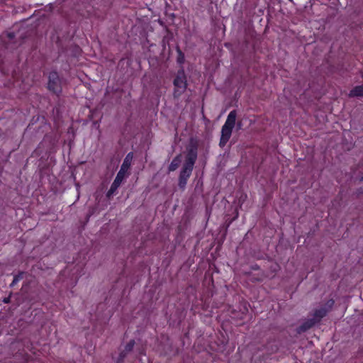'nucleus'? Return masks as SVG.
Segmentation results:
<instances>
[{
	"mask_svg": "<svg viewBox=\"0 0 363 363\" xmlns=\"http://www.w3.org/2000/svg\"><path fill=\"white\" fill-rule=\"evenodd\" d=\"M182 162V155H177L172 161L171 164L168 167V172L175 171L180 165Z\"/></svg>",
	"mask_w": 363,
	"mask_h": 363,
	"instance_id": "nucleus-11",
	"label": "nucleus"
},
{
	"mask_svg": "<svg viewBox=\"0 0 363 363\" xmlns=\"http://www.w3.org/2000/svg\"><path fill=\"white\" fill-rule=\"evenodd\" d=\"M11 295H12V293H10V294L8 297H6L3 299V302L5 303H9L11 302Z\"/></svg>",
	"mask_w": 363,
	"mask_h": 363,
	"instance_id": "nucleus-16",
	"label": "nucleus"
},
{
	"mask_svg": "<svg viewBox=\"0 0 363 363\" xmlns=\"http://www.w3.org/2000/svg\"><path fill=\"white\" fill-rule=\"evenodd\" d=\"M251 269H253V270H259V267L257 264H254V265L251 266Z\"/></svg>",
	"mask_w": 363,
	"mask_h": 363,
	"instance_id": "nucleus-19",
	"label": "nucleus"
},
{
	"mask_svg": "<svg viewBox=\"0 0 363 363\" xmlns=\"http://www.w3.org/2000/svg\"><path fill=\"white\" fill-rule=\"evenodd\" d=\"M176 51L177 52V62L179 65L180 67H183V64L185 62L184 54L180 49L179 45H177Z\"/></svg>",
	"mask_w": 363,
	"mask_h": 363,
	"instance_id": "nucleus-12",
	"label": "nucleus"
},
{
	"mask_svg": "<svg viewBox=\"0 0 363 363\" xmlns=\"http://www.w3.org/2000/svg\"><path fill=\"white\" fill-rule=\"evenodd\" d=\"M174 91L173 96L174 99L179 98L187 89V79L184 67H181L177 71L173 80Z\"/></svg>",
	"mask_w": 363,
	"mask_h": 363,
	"instance_id": "nucleus-3",
	"label": "nucleus"
},
{
	"mask_svg": "<svg viewBox=\"0 0 363 363\" xmlns=\"http://www.w3.org/2000/svg\"><path fill=\"white\" fill-rule=\"evenodd\" d=\"M135 342L130 340L125 346L124 349L121 351L116 363H123L128 353L133 351Z\"/></svg>",
	"mask_w": 363,
	"mask_h": 363,
	"instance_id": "nucleus-6",
	"label": "nucleus"
},
{
	"mask_svg": "<svg viewBox=\"0 0 363 363\" xmlns=\"http://www.w3.org/2000/svg\"><path fill=\"white\" fill-rule=\"evenodd\" d=\"M316 323L312 318L306 320L301 325L296 328V331L298 334L303 333L312 328Z\"/></svg>",
	"mask_w": 363,
	"mask_h": 363,
	"instance_id": "nucleus-7",
	"label": "nucleus"
},
{
	"mask_svg": "<svg viewBox=\"0 0 363 363\" xmlns=\"http://www.w3.org/2000/svg\"><path fill=\"white\" fill-rule=\"evenodd\" d=\"M7 38H9V40H12L15 38V34L14 33H7Z\"/></svg>",
	"mask_w": 363,
	"mask_h": 363,
	"instance_id": "nucleus-18",
	"label": "nucleus"
},
{
	"mask_svg": "<svg viewBox=\"0 0 363 363\" xmlns=\"http://www.w3.org/2000/svg\"><path fill=\"white\" fill-rule=\"evenodd\" d=\"M133 157V152L128 153V155L125 156V157L123 162V164L121 167V169H120L119 172H118L116 177L118 178L119 179H121L122 181L124 179V178L125 177V173L127 172V171L128 170V169L130 167Z\"/></svg>",
	"mask_w": 363,
	"mask_h": 363,
	"instance_id": "nucleus-5",
	"label": "nucleus"
},
{
	"mask_svg": "<svg viewBox=\"0 0 363 363\" xmlns=\"http://www.w3.org/2000/svg\"><path fill=\"white\" fill-rule=\"evenodd\" d=\"M96 113V111H91V114L89 115L90 119H93L95 117Z\"/></svg>",
	"mask_w": 363,
	"mask_h": 363,
	"instance_id": "nucleus-20",
	"label": "nucleus"
},
{
	"mask_svg": "<svg viewBox=\"0 0 363 363\" xmlns=\"http://www.w3.org/2000/svg\"><path fill=\"white\" fill-rule=\"evenodd\" d=\"M328 313V309L326 307H321L318 309H315L313 314V318H311L315 323H318L320 322L322 318H323L327 313Z\"/></svg>",
	"mask_w": 363,
	"mask_h": 363,
	"instance_id": "nucleus-8",
	"label": "nucleus"
},
{
	"mask_svg": "<svg viewBox=\"0 0 363 363\" xmlns=\"http://www.w3.org/2000/svg\"><path fill=\"white\" fill-rule=\"evenodd\" d=\"M237 129L239 130V129H241L242 128V122L241 121H238L237 123Z\"/></svg>",
	"mask_w": 363,
	"mask_h": 363,
	"instance_id": "nucleus-21",
	"label": "nucleus"
},
{
	"mask_svg": "<svg viewBox=\"0 0 363 363\" xmlns=\"http://www.w3.org/2000/svg\"><path fill=\"white\" fill-rule=\"evenodd\" d=\"M48 89L55 94L62 92L61 80L56 71H52L49 73Z\"/></svg>",
	"mask_w": 363,
	"mask_h": 363,
	"instance_id": "nucleus-4",
	"label": "nucleus"
},
{
	"mask_svg": "<svg viewBox=\"0 0 363 363\" xmlns=\"http://www.w3.org/2000/svg\"><path fill=\"white\" fill-rule=\"evenodd\" d=\"M349 97H363V84L356 86L350 91Z\"/></svg>",
	"mask_w": 363,
	"mask_h": 363,
	"instance_id": "nucleus-10",
	"label": "nucleus"
},
{
	"mask_svg": "<svg viewBox=\"0 0 363 363\" xmlns=\"http://www.w3.org/2000/svg\"><path fill=\"white\" fill-rule=\"evenodd\" d=\"M56 43L58 47V52L59 53H63V52H66V48L63 47L62 42L60 39L57 40Z\"/></svg>",
	"mask_w": 363,
	"mask_h": 363,
	"instance_id": "nucleus-14",
	"label": "nucleus"
},
{
	"mask_svg": "<svg viewBox=\"0 0 363 363\" xmlns=\"http://www.w3.org/2000/svg\"><path fill=\"white\" fill-rule=\"evenodd\" d=\"M259 276H260V277L259 278H255V281H260L262 280V277H264V272H261L260 273H259L258 274Z\"/></svg>",
	"mask_w": 363,
	"mask_h": 363,
	"instance_id": "nucleus-17",
	"label": "nucleus"
},
{
	"mask_svg": "<svg viewBox=\"0 0 363 363\" xmlns=\"http://www.w3.org/2000/svg\"><path fill=\"white\" fill-rule=\"evenodd\" d=\"M23 274V272H19L18 274L15 275L13 281L10 284V287L14 286L20 279H22Z\"/></svg>",
	"mask_w": 363,
	"mask_h": 363,
	"instance_id": "nucleus-13",
	"label": "nucleus"
},
{
	"mask_svg": "<svg viewBox=\"0 0 363 363\" xmlns=\"http://www.w3.org/2000/svg\"><path fill=\"white\" fill-rule=\"evenodd\" d=\"M335 303V301L331 298V299H329L326 304H325V306L327 309H328V311L333 308V305Z\"/></svg>",
	"mask_w": 363,
	"mask_h": 363,
	"instance_id": "nucleus-15",
	"label": "nucleus"
},
{
	"mask_svg": "<svg viewBox=\"0 0 363 363\" xmlns=\"http://www.w3.org/2000/svg\"><path fill=\"white\" fill-rule=\"evenodd\" d=\"M93 125L95 126V127H97L99 128V121H95L93 122Z\"/></svg>",
	"mask_w": 363,
	"mask_h": 363,
	"instance_id": "nucleus-22",
	"label": "nucleus"
},
{
	"mask_svg": "<svg viewBox=\"0 0 363 363\" xmlns=\"http://www.w3.org/2000/svg\"><path fill=\"white\" fill-rule=\"evenodd\" d=\"M162 45H163L164 49H165V47H166L165 38H164L163 40H162Z\"/></svg>",
	"mask_w": 363,
	"mask_h": 363,
	"instance_id": "nucleus-23",
	"label": "nucleus"
},
{
	"mask_svg": "<svg viewBox=\"0 0 363 363\" xmlns=\"http://www.w3.org/2000/svg\"><path fill=\"white\" fill-rule=\"evenodd\" d=\"M122 180L119 179L118 178L116 177L113 182L112 183L111 188L106 193V198L108 199H111V197L116 194L118 188L120 186V185L122 183Z\"/></svg>",
	"mask_w": 363,
	"mask_h": 363,
	"instance_id": "nucleus-9",
	"label": "nucleus"
},
{
	"mask_svg": "<svg viewBox=\"0 0 363 363\" xmlns=\"http://www.w3.org/2000/svg\"><path fill=\"white\" fill-rule=\"evenodd\" d=\"M237 112L235 110H233L228 114L225 124L223 125L221 129V136L220 139L219 146L223 147L228 141L229 140L233 128L235 125Z\"/></svg>",
	"mask_w": 363,
	"mask_h": 363,
	"instance_id": "nucleus-2",
	"label": "nucleus"
},
{
	"mask_svg": "<svg viewBox=\"0 0 363 363\" xmlns=\"http://www.w3.org/2000/svg\"><path fill=\"white\" fill-rule=\"evenodd\" d=\"M187 154L180 174L179 176L178 186L179 189H184L187 180L191 174L194 164L197 159L198 143L194 138H191L186 147Z\"/></svg>",
	"mask_w": 363,
	"mask_h": 363,
	"instance_id": "nucleus-1",
	"label": "nucleus"
}]
</instances>
